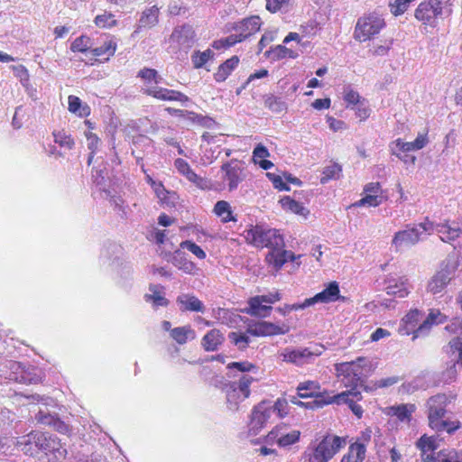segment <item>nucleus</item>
<instances>
[{
  "mask_svg": "<svg viewBox=\"0 0 462 462\" xmlns=\"http://www.w3.org/2000/svg\"><path fill=\"white\" fill-rule=\"evenodd\" d=\"M448 403V398L444 393H439L430 397L428 400V419L429 426L436 432H447L449 435L455 433L460 429L461 424L458 420L446 418V407Z\"/></svg>",
  "mask_w": 462,
  "mask_h": 462,
  "instance_id": "obj_1",
  "label": "nucleus"
},
{
  "mask_svg": "<svg viewBox=\"0 0 462 462\" xmlns=\"http://www.w3.org/2000/svg\"><path fill=\"white\" fill-rule=\"evenodd\" d=\"M137 77L144 82L141 89L143 94L162 101H178L182 104L189 101L188 96L180 91L159 87L158 84L162 81V77L154 69L143 68L138 72Z\"/></svg>",
  "mask_w": 462,
  "mask_h": 462,
  "instance_id": "obj_2",
  "label": "nucleus"
},
{
  "mask_svg": "<svg viewBox=\"0 0 462 462\" xmlns=\"http://www.w3.org/2000/svg\"><path fill=\"white\" fill-rule=\"evenodd\" d=\"M441 313L439 311H431L426 319L424 313L418 310H411L403 319V328H400V331L403 335L412 334V339L424 337L429 334L433 324L442 322Z\"/></svg>",
  "mask_w": 462,
  "mask_h": 462,
  "instance_id": "obj_3",
  "label": "nucleus"
},
{
  "mask_svg": "<svg viewBox=\"0 0 462 462\" xmlns=\"http://www.w3.org/2000/svg\"><path fill=\"white\" fill-rule=\"evenodd\" d=\"M365 365L366 360L364 357H358L351 362L337 364L336 371L344 386L350 389L358 390V388H363L366 392L371 391L372 388L364 384V366Z\"/></svg>",
  "mask_w": 462,
  "mask_h": 462,
  "instance_id": "obj_4",
  "label": "nucleus"
},
{
  "mask_svg": "<svg viewBox=\"0 0 462 462\" xmlns=\"http://www.w3.org/2000/svg\"><path fill=\"white\" fill-rule=\"evenodd\" d=\"M245 240L256 247H267L282 249L284 247L282 236L276 229H265L263 226H255L245 230Z\"/></svg>",
  "mask_w": 462,
  "mask_h": 462,
  "instance_id": "obj_5",
  "label": "nucleus"
},
{
  "mask_svg": "<svg viewBox=\"0 0 462 462\" xmlns=\"http://www.w3.org/2000/svg\"><path fill=\"white\" fill-rule=\"evenodd\" d=\"M451 10L440 0H425L415 10V18L430 27L437 26L438 19L450 15Z\"/></svg>",
  "mask_w": 462,
  "mask_h": 462,
  "instance_id": "obj_6",
  "label": "nucleus"
},
{
  "mask_svg": "<svg viewBox=\"0 0 462 462\" xmlns=\"http://www.w3.org/2000/svg\"><path fill=\"white\" fill-rule=\"evenodd\" d=\"M4 366L10 370L5 374V377L18 383L36 384L43 378V372L36 366H25L22 363L13 360L6 361Z\"/></svg>",
  "mask_w": 462,
  "mask_h": 462,
  "instance_id": "obj_7",
  "label": "nucleus"
},
{
  "mask_svg": "<svg viewBox=\"0 0 462 462\" xmlns=\"http://www.w3.org/2000/svg\"><path fill=\"white\" fill-rule=\"evenodd\" d=\"M30 439H32V442H34L35 447H38L39 450L43 451L46 455L51 454L53 459L57 462L65 459L68 454L66 448L55 435L41 431H32Z\"/></svg>",
  "mask_w": 462,
  "mask_h": 462,
  "instance_id": "obj_8",
  "label": "nucleus"
},
{
  "mask_svg": "<svg viewBox=\"0 0 462 462\" xmlns=\"http://www.w3.org/2000/svg\"><path fill=\"white\" fill-rule=\"evenodd\" d=\"M345 445L344 438L327 435L309 454V462H328Z\"/></svg>",
  "mask_w": 462,
  "mask_h": 462,
  "instance_id": "obj_9",
  "label": "nucleus"
},
{
  "mask_svg": "<svg viewBox=\"0 0 462 462\" xmlns=\"http://www.w3.org/2000/svg\"><path fill=\"white\" fill-rule=\"evenodd\" d=\"M220 189H227L229 192L236 190L246 178L244 162L238 160H231L223 163L220 168Z\"/></svg>",
  "mask_w": 462,
  "mask_h": 462,
  "instance_id": "obj_10",
  "label": "nucleus"
},
{
  "mask_svg": "<svg viewBox=\"0 0 462 462\" xmlns=\"http://www.w3.org/2000/svg\"><path fill=\"white\" fill-rule=\"evenodd\" d=\"M362 400V393L359 390L349 389L335 395H328L327 399L321 396L317 402L319 405H328L336 403L337 405L346 404L352 412L357 417L363 416V409L357 404L358 401Z\"/></svg>",
  "mask_w": 462,
  "mask_h": 462,
  "instance_id": "obj_11",
  "label": "nucleus"
},
{
  "mask_svg": "<svg viewBox=\"0 0 462 462\" xmlns=\"http://www.w3.org/2000/svg\"><path fill=\"white\" fill-rule=\"evenodd\" d=\"M383 18L379 14H370L358 19L355 29V39L365 42L379 33L384 27Z\"/></svg>",
  "mask_w": 462,
  "mask_h": 462,
  "instance_id": "obj_12",
  "label": "nucleus"
},
{
  "mask_svg": "<svg viewBox=\"0 0 462 462\" xmlns=\"http://www.w3.org/2000/svg\"><path fill=\"white\" fill-rule=\"evenodd\" d=\"M322 346H313L300 348H285L281 353L282 361L291 363L296 365H303L312 363L316 357L321 355Z\"/></svg>",
  "mask_w": 462,
  "mask_h": 462,
  "instance_id": "obj_13",
  "label": "nucleus"
},
{
  "mask_svg": "<svg viewBox=\"0 0 462 462\" xmlns=\"http://www.w3.org/2000/svg\"><path fill=\"white\" fill-rule=\"evenodd\" d=\"M273 415V409L270 406V401H263L254 406L248 423L249 434L252 436L257 435Z\"/></svg>",
  "mask_w": 462,
  "mask_h": 462,
  "instance_id": "obj_14",
  "label": "nucleus"
},
{
  "mask_svg": "<svg viewBox=\"0 0 462 462\" xmlns=\"http://www.w3.org/2000/svg\"><path fill=\"white\" fill-rule=\"evenodd\" d=\"M421 231L420 228L407 226L406 229L398 231L394 234L392 240V245L395 247L396 251H402L404 248L411 247L416 245L420 240Z\"/></svg>",
  "mask_w": 462,
  "mask_h": 462,
  "instance_id": "obj_15",
  "label": "nucleus"
},
{
  "mask_svg": "<svg viewBox=\"0 0 462 462\" xmlns=\"http://www.w3.org/2000/svg\"><path fill=\"white\" fill-rule=\"evenodd\" d=\"M454 276V270L448 265L438 271L428 282L427 291L437 295L442 293Z\"/></svg>",
  "mask_w": 462,
  "mask_h": 462,
  "instance_id": "obj_16",
  "label": "nucleus"
},
{
  "mask_svg": "<svg viewBox=\"0 0 462 462\" xmlns=\"http://www.w3.org/2000/svg\"><path fill=\"white\" fill-rule=\"evenodd\" d=\"M435 232L439 234L441 241L450 244L462 235V219L452 222L444 220L443 222L436 223Z\"/></svg>",
  "mask_w": 462,
  "mask_h": 462,
  "instance_id": "obj_17",
  "label": "nucleus"
},
{
  "mask_svg": "<svg viewBox=\"0 0 462 462\" xmlns=\"http://www.w3.org/2000/svg\"><path fill=\"white\" fill-rule=\"evenodd\" d=\"M288 331L285 325L279 326L277 324L260 321L248 326L246 332L254 337H267L274 335H283Z\"/></svg>",
  "mask_w": 462,
  "mask_h": 462,
  "instance_id": "obj_18",
  "label": "nucleus"
},
{
  "mask_svg": "<svg viewBox=\"0 0 462 462\" xmlns=\"http://www.w3.org/2000/svg\"><path fill=\"white\" fill-rule=\"evenodd\" d=\"M446 329L457 335L449 342V346L452 354L457 355L459 359L457 363L462 365V319H454L450 324L446 326Z\"/></svg>",
  "mask_w": 462,
  "mask_h": 462,
  "instance_id": "obj_19",
  "label": "nucleus"
},
{
  "mask_svg": "<svg viewBox=\"0 0 462 462\" xmlns=\"http://www.w3.org/2000/svg\"><path fill=\"white\" fill-rule=\"evenodd\" d=\"M261 19L259 16H251L236 23L233 29L238 32L244 40L257 32L261 28Z\"/></svg>",
  "mask_w": 462,
  "mask_h": 462,
  "instance_id": "obj_20",
  "label": "nucleus"
},
{
  "mask_svg": "<svg viewBox=\"0 0 462 462\" xmlns=\"http://www.w3.org/2000/svg\"><path fill=\"white\" fill-rule=\"evenodd\" d=\"M416 447L420 450V456L424 462H437L435 450L438 448L434 437L421 436L416 442Z\"/></svg>",
  "mask_w": 462,
  "mask_h": 462,
  "instance_id": "obj_21",
  "label": "nucleus"
},
{
  "mask_svg": "<svg viewBox=\"0 0 462 462\" xmlns=\"http://www.w3.org/2000/svg\"><path fill=\"white\" fill-rule=\"evenodd\" d=\"M339 286L337 282H332L320 292L310 298L313 305L315 303H329L335 302L338 300H345V297H341L339 294Z\"/></svg>",
  "mask_w": 462,
  "mask_h": 462,
  "instance_id": "obj_22",
  "label": "nucleus"
},
{
  "mask_svg": "<svg viewBox=\"0 0 462 462\" xmlns=\"http://www.w3.org/2000/svg\"><path fill=\"white\" fill-rule=\"evenodd\" d=\"M195 32L191 25L183 24L176 27L171 35V39L176 42L179 45L184 48H189L194 42Z\"/></svg>",
  "mask_w": 462,
  "mask_h": 462,
  "instance_id": "obj_23",
  "label": "nucleus"
},
{
  "mask_svg": "<svg viewBox=\"0 0 462 462\" xmlns=\"http://www.w3.org/2000/svg\"><path fill=\"white\" fill-rule=\"evenodd\" d=\"M176 302L180 311H193L203 313L206 310L203 302L195 295L189 293H182L176 299Z\"/></svg>",
  "mask_w": 462,
  "mask_h": 462,
  "instance_id": "obj_24",
  "label": "nucleus"
},
{
  "mask_svg": "<svg viewBox=\"0 0 462 462\" xmlns=\"http://www.w3.org/2000/svg\"><path fill=\"white\" fill-rule=\"evenodd\" d=\"M35 418L38 422L44 425H50L60 433L66 434L69 431V425H67L60 418L51 415L49 412H45L42 410L38 411V413L35 415Z\"/></svg>",
  "mask_w": 462,
  "mask_h": 462,
  "instance_id": "obj_25",
  "label": "nucleus"
},
{
  "mask_svg": "<svg viewBox=\"0 0 462 462\" xmlns=\"http://www.w3.org/2000/svg\"><path fill=\"white\" fill-rule=\"evenodd\" d=\"M225 337L220 330L214 328L209 330L201 339V346L207 352L217 351L224 343Z\"/></svg>",
  "mask_w": 462,
  "mask_h": 462,
  "instance_id": "obj_26",
  "label": "nucleus"
},
{
  "mask_svg": "<svg viewBox=\"0 0 462 462\" xmlns=\"http://www.w3.org/2000/svg\"><path fill=\"white\" fill-rule=\"evenodd\" d=\"M159 13L160 11L157 5H152L143 10L134 32H138L143 28L154 27L159 23Z\"/></svg>",
  "mask_w": 462,
  "mask_h": 462,
  "instance_id": "obj_27",
  "label": "nucleus"
},
{
  "mask_svg": "<svg viewBox=\"0 0 462 462\" xmlns=\"http://www.w3.org/2000/svg\"><path fill=\"white\" fill-rule=\"evenodd\" d=\"M416 406L411 403H402L387 408V414L395 416L402 422H410L411 414L415 411Z\"/></svg>",
  "mask_w": 462,
  "mask_h": 462,
  "instance_id": "obj_28",
  "label": "nucleus"
},
{
  "mask_svg": "<svg viewBox=\"0 0 462 462\" xmlns=\"http://www.w3.org/2000/svg\"><path fill=\"white\" fill-rule=\"evenodd\" d=\"M386 293L397 298H404L409 294L407 280L403 278L390 279L385 288Z\"/></svg>",
  "mask_w": 462,
  "mask_h": 462,
  "instance_id": "obj_29",
  "label": "nucleus"
},
{
  "mask_svg": "<svg viewBox=\"0 0 462 462\" xmlns=\"http://www.w3.org/2000/svg\"><path fill=\"white\" fill-rule=\"evenodd\" d=\"M365 453V444L356 441L350 445L348 452L343 456L341 462H364Z\"/></svg>",
  "mask_w": 462,
  "mask_h": 462,
  "instance_id": "obj_30",
  "label": "nucleus"
},
{
  "mask_svg": "<svg viewBox=\"0 0 462 462\" xmlns=\"http://www.w3.org/2000/svg\"><path fill=\"white\" fill-rule=\"evenodd\" d=\"M264 56L272 61H277L285 58L295 59L298 53L282 44H279L266 51Z\"/></svg>",
  "mask_w": 462,
  "mask_h": 462,
  "instance_id": "obj_31",
  "label": "nucleus"
},
{
  "mask_svg": "<svg viewBox=\"0 0 462 462\" xmlns=\"http://www.w3.org/2000/svg\"><path fill=\"white\" fill-rule=\"evenodd\" d=\"M248 309L246 313L251 316H255L259 318H266L270 315L272 310V307L263 303L260 299L256 296L253 297L248 301Z\"/></svg>",
  "mask_w": 462,
  "mask_h": 462,
  "instance_id": "obj_32",
  "label": "nucleus"
},
{
  "mask_svg": "<svg viewBox=\"0 0 462 462\" xmlns=\"http://www.w3.org/2000/svg\"><path fill=\"white\" fill-rule=\"evenodd\" d=\"M239 63V58L237 56H232L222 63L217 71L214 74V78L217 82L225 81L231 72L237 67Z\"/></svg>",
  "mask_w": 462,
  "mask_h": 462,
  "instance_id": "obj_33",
  "label": "nucleus"
},
{
  "mask_svg": "<svg viewBox=\"0 0 462 462\" xmlns=\"http://www.w3.org/2000/svg\"><path fill=\"white\" fill-rule=\"evenodd\" d=\"M171 337L180 345H184L188 340L196 337V333L190 326L177 327L171 330Z\"/></svg>",
  "mask_w": 462,
  "mask_h": 462,
  "instance_id": "obj_34",
  "label": "nucleus"
},
{
  "mask_svg": "<svg viewBox=\"0 0 462 462\" xmlns=\"http://www.w3.org/2000/svg\"><path fill=\"white\" fill-rule=\"evenodd\" d=\"M245 399L246 398L243 397L241 392L236 387V382H233L228 385L226 390V404L230 411H237L239 403Z\"/></svg>",
  "mask_w": 462,
  "mask_h": 462,
  "instance_id": "obj_35",
  "label": "nucleus"
},
{
  "mask_svg": "<svg viewBox=\"0 0 462 462\" xmlns=\"http://www.w3.org/2000/svg\"><path fill=\"white\" fill-rule=\"evenodd\" d=\"M318 390H319V385L314 381L300 383L297 387L298 394L300 398L314 397L315 399L317 395L324 393H319Z\"/></svg>",
  "mask_w": 462,
  "mask_h": 462,
  "instance_id": "obj_36",
  "label": "nucleus"
},
{
  "mask_svg": "<svg viewBox=\"0 0 462 462\" xmlns=\"http://www.w3.org/2000/svg\"><path fill=\"white\" fill-rule=\"evenodd\" d=\"M171 263L173 265L178 267L179 269L184 271L187 273H191L193 270L195 269V264L189 261L185 255L184 253L180 250H176L173 254Z\"/></svg>",
  "mask_w": 462,
  "mask_h": 462,
  "instance_id": "obj_37",
  "label": "nucleus"
},
{
  "mask_svg": "<svg viewBox=\"0 0 462 462\" xmlns=\"http://www.w3.org/2000/svg\"><path fill=\"white\" fill-rule=\"evenodd\" d=\"M214 212L217 216L221 217L222 222L227 223L229 221H236L232 215V210L229 203L226 200H219L215 204Z\"/></svg>",
  "mask_w": 462,
  "mask_h": 462,
  "instance_id": "obj_38",
  "label": "nucleus"
},
{
  "mask_svg": "<svg viewBox=\"0 0 462 462\" xmlns=\"http://www.w3.org/2000/svg\"><path fill=\"white\" fill-rule=\"evenodd\" d=\"M280 203L283 209L291 211L300 216H305L308 210L303 205L294 199H291L289 196H285L281 199Z\"/></svg>",
  "mask_w": 462,
  "mask_h": 462,
  "instance_id": "obj_39",
  "label": "nucleus"
},
{
  "mask_svg": "<svg viewBox=\"0 0 462 462\" xmlns=\"http://www.w3.org/2000/svg\"><path fill=\"white\" fill-rule=\"evenodd\" d=\"M149 291L151 293L144 295L147 302H152L155 308L168 305V300L161 294L158 285H150Z\"/></svg>",
  "mask_w": 462,
  "mask_h": 462,
  "instance_id": "obj_40",
  "label": "nucleus"
},
{
  "mask_svg": "<svg viewBox=\"0 0 462 462\" xmlns=\"http://www.w3.org/2000/svg\"><path fill=\"white\" fill-rule=\"evenodd\" d=\"M264 106L273 113H282L287 109V104L282 97L268 95L264 98Z\"/></svg>",
  "mask_w": 462,
  "mask_h": 462,
  "instance_id": "obj_41",
  "label": "nucleus"
},
{
  "mask_svg": "<svg viewBox=\"0 0 462 462\" xmlns=\"http://www.w3.org/2000/svg\"><path fill=\"white\" fill-rule=\"evenodd\" d=\"M116 51V42L111 38L104 42V43L99 46L90 50V52L93 56H103L107 55L108 57L113 56Z\"/></svg>",
  "mask_w": 462,
  "mask_h": 462,
  "instance_id": "obj_42",
  "label": "nucleus"
},
{
  "mask_svg": "<svg viewBox=\"0 0 462 462\" xmlns=\"http://www.w3.org/2000/svg\"><path fill=\"white\" fill-rule=\"evenodd\" d=\"M284 255H289V251L282 249H273L266 256L268 262L276 269L282 268V266L287 263V259L284 258Z\"/></svg>",
  "mask_w": 462,
  "mask_h": 462,
  "instance_id": "obj_43",
  "label": "nucleus"
},
{
  "mask_svg": "<svg viewBox=\"0 0 462 462\" xmlns=\"http://www.w3.org/2000/svg\"><path fill=\"white\" fill-rule=\"evenodd\" d=\"M68 101L69 112L81 117L89 114V107L88 106H83L81 100L78 97L70 95L68 98Z\"/></svg>",
  "mask_w": 462,
  "mask_h": 462,
  "instance_id": "obj_44",
  "label": "nucleus"
},
{
  "mask_svg": "<svg viewBox=\"0 0 462 462\" xmlns=\"http://www.w3.org/2000/svg\"><path fill=\"white\" fill-rule=\"evenodd\" d=\"M53 137L56 143L67 150L72 149L75 144L73 138L65 131L54 132Z\"/></svg>",
  "mask_w": 462,
  "mask_h": 462,
  "instance_id": "obj_45",
  "label": "nucleus"
},
{
  "mask_svg": "<svg viewBox=\"0 0 462 462\" xmlns=\"http://www.w3.org/2000/svg\"><path fill=\"white\" fill-rule=\"evenodd\" d=\"M213 51L209 49L202 52L195 51L191 56L194 68H202L210 59L213 58Z\"/></svg>",
  "mask_w": 462,
  "mask_h": 462,
  "instance_id": "obj_46",
  "label": "nucleus"
},
{
  "mask_svg": "<svg viewBox=\"0 0 462 462\" xmlns=\"http://www.w3.org/2000/svg\"><path fill=\"white\" fill-rule=\"evenodd\" d=\"M18 446L24 454L30 456H35L40 451L38 447H35L32 439H30V433L18 441Z\"/></svg>",
  "mask_w": 462,
  "mask_h": 462,
  "instance_id": "obj_47",
  "label": "nucleus"
},
{
  "mask_svg": "<svg viewBox=\"0 0 462 462\" xmlns=\"http://www.w3.org/2000/svg\"><path fill=\"white\" fill-rule=\"evenodd\" d=\"M94 22L100 28H111L117 24L115 15L107 13L97 15Z\"/></svg>",
  "mask_w": 462,
  "mask_h": 462,
  "instance_id": "obj_48",
  "label": "nucleus"
},
{
  "mask_svg": "<svg viewBox=\"0 0 462 462\" xmlns=\"http://www.w3.org/2000/svg\"><path fill=\"white\" fill-rule=\"evenodd\" d=\"M300 432L299 430H289L285 435L279 437L277 444L282 448L289 447L299 441Z\"/></svg>",
  "mask_w": 462,
  "mask_h": 462,
  "instance_id": "obj_49",
  "label": "nucleus"
},
{
  "mask_svg": "<svg viewBox=\"0 0 462 462\" xmlns=\"http://www.w3.org/2000/svg\"><path fill=\"white\" fill-rule=\"evenodd\" d=\"M341 172V167L337 164L327 166L323 171V176L320 179L322 184L327 183L329 180L337 179Z\"/></svg>",
  "mask_w": 462,
  "mask_h": 462,
  "instance_id": "obj_50",
  "label": "nucleus"
},
{
  "mask_svg": "<svg viewBox=\"0 0 462 462\" xmlns=\"http://www.w3.org/2000/svg\"><path fill=\"white\" fill-rule=\"evenodd\" d=\"M228 337L231 340V342L235 346H236L240 350H245V348H247L250 343V338L246 335L242 333L230 332L228 334Z\"/></svg>",
  "mask_w": 462,
  "mask_h": 462,
  "instance_id": "obj_51",
  "label": "nucleus"
},
{
  "mask_svg": "<svg viewBox=\"0 0 462 462\" xmlns=\"http://www.w3.org/2000/svg\"><path fill=\"white\" fill-rule=\"evenodd\" d=\"M254 381V378L248 374H243L238 382L236 383V387L241 392L244 398H248L250 395V385Z\"/></svg>",
  "mask_w": 462,
  "mask_h": 462,
  "instance_id": "obj_52",
  "label": "nucleus"
},
{
  "mask_svg": "<svg viewBox=\"0 0 462 462\" xmlns=\"http://www.w3.org/2000/svg\"><path fill=\"white\" fill-rule=\"evenodd\" d=\"M90 49V39L87 36L76 38L71 43L70 50L74 52H85Z\"/></svg>",
  "mask_w": 462,
  "mask_h": 462,
  "instance_id": "obj_53",
  "label": "nucleus"
},
{
  "mask_svg": "<svg viewBox=\"0 0 462 462\" xmlns=\"http://www.w3.org/2000/svg\"><path fill=\"white\" fill-rule=\"evenodd\" d=\"M14 75L20 79L23 87H27L30 81V75L28 69L23 65L11 66Z\"/></svg>",
  "mask_w": 462,
  "mask_h": 462,
  "instance_id": "obj_54",
  "label": "nucleus"
},
{
  "mask_svg": "<svg viewBox=\"0 0 462 462\" xmlns=\"http://www.w3.org/2000/svg\"><path fill=\"white\" fill-rule=\"evenodd\" d=\"M181 249H187L190 253H192L196 257L199 259H205L206 258V253L204 250L199 246L197 244L190 240H186L180 243V245Z\"/></svg>",
  "mask_w": 462,
  "mask_h": 462,
  "instance_id": "obj_55",
  "label": "nucleus"
},
{
  "mask_svg": "<svg viewBox=\"0 0 462 462\" xmlns=\"http://www.w3.org/2000/svg\"><path fill=\"white\" fill-rule=\"evenodd\" d=\"M412 1L413 0H395L394 3L389 5L391 13L394 16L404 14Z\"/></svg>",
  "mask_w": 462,
  "mask_h": 462,
  "instance_id": "obj_56",
  "label": "nucleus"
},
{
  "mask_svg": "<svg viewBox=\"0 0 462 462\" xmlns=\"http://www.w3.org/2000/svg\"><path fill=\"white\" fill-rule=\"evenodd\" d=\"M382 203V197L380 195L376 194H366L365 197L359 199L357 202L354 204V206L361 207V206H367V207H376L379 206Z\"/></svg>",
  "mask_w": 462,
  "mask_h": 462,
  "instance_id": "obj_57",
  "label": "nucleus"
},
{
  "mask_svg": "<svg viewBox=\"0 0 462 462\" xmlns=\"http://www.w3.org/2000/svg\"><path fill=\"white\" fill-rule=\"evenodd\" d=\"M189 115H190V119L194 123H197L203 127L212 128L217 125L216 121L209 116L199 115V114H196L193 112H189Z\"/></svg>",
  "mask_w": 462,
  "mask_h": 462,
  "instance_id": "obj_58",
  "label": "nucleus"
},
{
  "mask_svg": "<svg viewBox=\"0 0 462 462\" xmlns=\"http://www.w3.org/2000/svg\"><path fill=\"white\" fill-rule=\"evenodd\" d=\"M270 406L271 408L273 409V414L275 412H277V415L280 417V418H283L284 416H286L288 414V401L287 399H277V401L273 403L272 402H270Z\"/></svg>",
  "mask_w": 462,
  "mask_h": 462,
  "instance_id": "obj_59",
  "label": "nucleus"
},
{
  "mask_svg": "<svg viewBox=\"0 0 462 462\" xmlns=\"http://www.w3.org/2000/svg\"><path fill=\"white\" fill-rule=\"evenodd\" d=\"M266 176L268 177V179L273 183L275 189L279 190H290L288 184L283 180L282 176L271 172H268Z\"/></svg>",
  "mask_w": 462,
  "mask_h": 462,
  "instance_id": "obj_60",
  "label": "nucleus"
},
{
  "mask_svg": "<svg viewBox=\"0 0 462 462\" xmlns=\"http://www.w3.org/2000/svg\"><path fill=\"white\" fill-rule=\"evenodd\" d=\"M289 431L287 425L280 424L269 432L267 438L270 441H275L276 443L279 441V437L285 435Z\"/></svg>",
  "mask_w": 462,
  "mask_h": 462,
  "instance_id": "obj_61",
  "label": "nucleus"
},
{
  "mask_svg": "<svg viewBox=\"0 0 462 462\" xmlns=\"http://www.w3.org/2000/svg\"><path fill=\"white\" fill-rule=\"evenodd\" d=\"M227 369L233 370L236 369L239 372H251L253 370H255V365H253L250 362L245 361V362H233L227 365Z\"/></svg>",
  "mask_w": 462,
  "mask_h": 462,
  "instance_id": "obj_62",
  "label": "nucleus"
},
{
  "mask_svg": "<svg viewBox=\"0 0 462 462\" xmlns=\"http://www.w3.org/2000/svg\"><path fill=\"white\" fill-rule=\"evenodd\" d=\"M344 100L348 105H356L359 102L360 96L356 91L347 87L344 89Z\"/></svg>",
  "mask_w": 462,
  "mask_h": 462,
  "instance_id": "obj_63",
  "label": "nucleus"
},
{
  "mask_svg": "<svg viewBox=\"0 0 462 462\" xmlns=\"http://www.w3.org/2000/svg\"><path fill=\"white\" fill-rule=\"evenodd\" d=\"M270 156L268 149L262 143H258L253 152V157L255 162Z\"/></svg>",
  "mask_w": 462,
  "mask_h": 462,
  "instance_id": "obj_64",
  "label": "nucleus"
}]
</instances>
